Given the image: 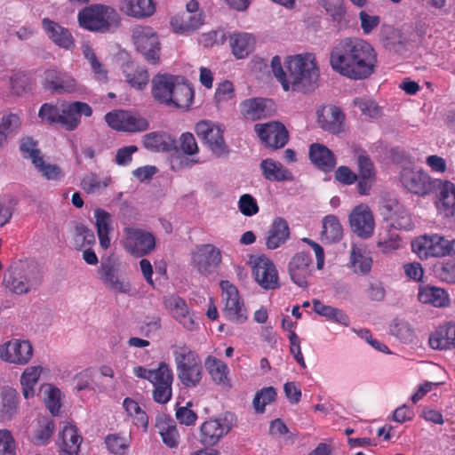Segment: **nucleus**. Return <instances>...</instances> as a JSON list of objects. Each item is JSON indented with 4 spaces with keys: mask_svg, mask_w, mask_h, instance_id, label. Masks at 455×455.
Returning a JSON list of instances; mask_svg holds the SVG:
<instances>
[{
    "mask_svg": "<svg viewBox=\"0 0 455 455\" xmlns=\"http://www.w3.org/2000/svg\"><path fill=\"white\" fill-rule=\"evenodd\" d=\"M330 64L333 70L353 80L371 76L377 65L375 49L363 39L347 37L331 50Z\"/></svg>",
    "mask_w": 455,
    "mask_h": 455,
    "instance_id": "nucleus-1",
    "label": "nucleus"
},
{
    "mask_svg": "<svg viewBox=\"0 0 455 455\" xmlns=\"http://www.w3.org/2000/svg\"><path fill=\"white\" fill-rule=\"evenodd\" d=\"M284 66L286 71L283 68L279 56L272 58L273 73L285 92L291 89L294 92L307 93L317 87L320 72L314 54L289 56L284 61Z\"/></svg>",
    "mask_w": 455,
    "mask_h": 455,
    "instance_id": "nucleus-2",
    "label": "nucleus"
},
{
    "mask_svg": "<svg viewBox=\"0 0 455 455\" xmlns=\"http://www.w3.org/2000/svg\"><path fill=\"white\" fill-rule=\"evenodd\" d=\"M77 21L79 26L85 30L106 34L120 26L121 18L112 6L92 4L78 12Z\"/></svg>",
    "mask_w": 455,
    "mask_h": 455,
    "instance_id": "nucleus-3",
    "label": "nucleus"
},
{
    "mask_svg": "<svg viewBox=\"0 0 455 455\" xmlns=\"http://www.w3.org/2000/svg\"><path fill=\"white\" fill-rule=\"evenodd\" d=\"M172 349L179 380L187 388L196 387L204 375L199 354L187 344L174 345Z\"/></svg>",
    "mask_w": 455,
    "mask_h": 455,
    "instance_id": "nucleus-4",
    "label": "nucleus"
},
{
    "mask_svg": "<svg viewBox=\"0 0 455 455\" xmlns=\"http://www.w3.org/2000/svg\"><path fill=\"white\" fill-rule=\"evenodd\" d=\"M43 273L37 264L25 262L6 270L3 285L13 294L25 295L37 290L43 283Z\"/></svg>",
    "mask_w": 455,
    "mask_h": 455,
    "instance_id": "nucleus-5",
    "label": "nucleus"
},
{
    "mask_svg": "<svg viewBox=\"0 0 455 455\" xmlns=\"http://www.w3.org/2000/svg\"><path fill=\"white\" fill-rule=\"evenodd\" d=\"M455 239L448 240L438 234L425 235L415 239L411 247L420 259L444 257L454 251Z\"/></svg>",
    "mask_w": 455,
    "mask_h": 455,
    "instance_id": "nucleus-6",
    "label": "nucleus"
},
{
    "mask_svg": "<svg viewBox=\"0 0 455 455\" xmlns=\"http://www.w3.org/2000/svg\"><path fill=\"white\" fill-rule=\"evenodd\" d=\"M123 233L122 245L131 255L143 257L150 254L156 248V237L149 231L127 227L124 228Z\"/></svg>",
    "mask_w": 455,
    "mask_h": 455,
    "instance_id": "nucleus-7",
    "label": "nucleus"
},
{
    "mask_svg": "<svg viewBox=\"0 0 455 455\" xmlns=\"http://www.w3.org/2000/svg\"><path fill=\"white\" fill-rule=\"evenodd\" d=\"M399 180L404 189L418 196L424 197L431 194L435 188V183L441 182L432 179L422 169L404 167L399 174Z\"/></svg>",
    "mask_w": 455,
    "mask_h": 455,
    "instance_id": "nucleus-8",
    "label": "nucleus"
},
{
    "mask_svg": "<svg viewBox=\"0 0 455 455\" xmlns=\"http://www.w3.org/2000/svg\"><path fill=\"white\" fill-rule=\"evenodd\" d=\"M132 40L139 52L153 65L160 60L161 46L156 33L151 27L136 26L132 29Z\"/></svg>",
    "mask_w": 455,
    "mask_h": 455,
    "instance_id": "nucleus-9",
    "label": "nucleus"
},
{
    "mask_svg": "<svg viewBox=\"0 0 455 455\" xmlns=\"http://www.w3.org/2000/svg\"><path fill=\"white\" fill-rule=\"evenodd\" d=\"M222 290V299L225 300L223 315L226 319L235 323H243L247 319V310L241 299L239 291L233 283L228 280L220 283Z\"/></svg>",
    "mask_w": 455,
    "mask_h": 455,
    "instance_id": "nucleus-10",
    "label": "nucleus"
},
{
    "mask_svg": "<svg viewBox=\"0 0 455 455\" xmlns=\"http://www.w3.org/2000/svg\"><path fill=\"white\" fill-rule=\"evenodd\" d=\"M234 427V415L227 412L223 416L210 419L200 427V442L204 446L217 444Z\"/></svg>",
    "mask_w": 455,
    "mask_h": 455,
    "instance_id": "nucleus-11",
    "label": "nucleus"
},
{
    "mask_svg": "<svg viewBox=\"0 0 455 455\" xmlns=\"http://www.w3.org/2000/svg\"><path fill=\"white\" fill-rule=\"evenodd\" d=\"M196 132L209 149L217 156L229 153L224 140V129L210 121H200L196 125Z\"/></svg>",
    "mask_w": 455,
    "mask_h": 455,
    "instance_id": "nucleus-12",
    "label": "nucleus"
},
{
    "mask_svg": "<svg viewBox=\"0 0 455 455\" xmlns=\"http://www.w3.org/2000/svg\"><path fill=\"white\" fill-rule=\"evenodd\" d=\"M287 270L293 283L307 288L315 271L312 256L305 251L295 253L288 263Z\"/></svg>",
    "mask_w": 455,
    "mask_h": 455,
    "instance_id": "nucleus-13",
    "label": "nucleus"
},
{
    "mask_svg": "<svg viewBox=\"0 0 455 455\" xmlns=\"http://www.w3.org/2000/svg\"><path fill=\"white\" fill-rule=\"evenodd\" d=\"M105 121L114 130L140 132L148 129V120L126 110H114L105 115Z\"/></svg>",
    "mask_w": 455,
    "mask_h": 455,
    "instance_id": "nucleus-14",
    "label": "nucleus"
},
{
    "mask_svg": "<svg viewBox=\"0 0 455 455\" xmlns=\"http://www.w3.org/2000/svg\"><path fill=\"white\" fill-rule=\"evenodd\" d=\"M254 131L265 147L272 149L283 148L289 140L288 131L280 122L257 124Z\"/></svg>",
    "mask_w": 455,
    "mask_h": 455,
    "instance_id": "nucleus-15",
    "label": "nucleus"
},
{
    "mask_svg": "<svg viewBox=\"0 0 455 455\" xmlns=\"http://www.w3.org/2000/svg\"><path fill=\"white\" fill-rule=\"evenodd\" d=\"M252 275L257 283L265 290H275L280 287L275 265L264 255L255 259L252 266Z\"/></svg>",
    "mask_w": 455,
    "mask_h": 455,
    "instance_id": "nucleus-16",
    "label": "nucleus"
},
{
    "mask_svg": "<svg viewBox=\"0 0 455 455\" xmlns=\"http://www.w3.org/2000/svg\"><path fill=\"white\" fill-rule=\"evenodd\" d=\"M33 355V347L28 340L11 339L0 345V358L10 363L27 364Z\"/></svg>",
    "mask_w": 455,
    "mask_h": 455,
    "instance_id": "nucleus-17",
    "label": "nucleus"
},
{
    "mask_svg": "<svg viewBox=\"0 0 455 455\" xmlns=\"http://www.w3.org/2000/svg\"><path fill=\"white\" fill-rule=\"evenodd\" d=\"M43 86L57 94L74 93L78 91L76 79L70 74L56 68H49L44 72Z\"/></svg>",
    "mask_w": 455,
    "mask_h": 455,
    "instance_id": "nucleus-18",
    "label": "nucleus"
},
{
    "mask_svg": "<svg viewBox=\"0 0 455 455\" xmlns=\"http://www.w3.org/2000/svg\"><path fill=\"white\" fill-rule=\"evenodd\" d=\"M92 115V107L85 102L73 101L61 103L60 126L66 131H75L81 124V117Z\"/></svg>",
    "mask_w": 455,
    "mask_h": 455,
    "instance_id": "nucleus-19",
    "label": "nucleus"
},
{
    "mask_svg": "<svg viewBox=\"0 0 455 455\" xmlns=\"http://www.w3.org/2000/svg\"><path fill=\"white\" fill-rule=\"evenodd\" d=\"M164 306L170 315L185 329L194 331L197 327L194 315L190 312L184 299L174 294L165 296L164 298Z\"/></svg>",
    "mask_w": 455,
    "mask_h": 455,
    "instance_id": "nucleus-20",
    "label": "nucleus"
},
{
    "mask_svg": "<svg viewBox=\"0 0 455 455\" xmlns=\"http://www.w3.org/2000/svg\"><path fill=\"white\" fill-rule=\"evenodd\" d=\"M351 229L358 236L369 238L375 227L372 212L366 205L355 207L349 216Z\"/></svg>",
    "mask_w": 455,
    "mask_h": 455,
    "instance_id": "nucleus-21",
    "label": "nucleus"
},
{
    "mask_svg": "<svg viewBox=\"0 0 455 455\" xmlns=\"http://www.w3.org/2000/svg\"><path fill=\"white\" fill-rule=\"evenodd\" d=\"M345 115L336 106H324L317 111V123L323 130L332 134L344 131Z\"/></svg>",
    "mask_w": 455,
    "mask_h": 455,
    "instance_id": "nucleus-22",
    "label": "nucleus"
},
{
    "mask_svg": "<svg viewBox=\"0 0 455 455\" xmlns=\"http://www.w3.org/2000/svg\"><path fill=\"white\" fill-rule=\"evenodd\" d=\"M42 28L47 37L57 46L72 50L76 44L70 30L49 18L42 20Z\"/></svg>",
    "mask_w": 455,
    "mask_h": 455,
    "instance_id": "nucleus-23",
    "label": "nucleus"
},
{
    "mask_svg": "<svg viewBox=\"0 0 455 455\" xmlns=\"http://www.w3.org/2000/svg\"><path fill=\"white\" fill-rule=\"evenodd\" d=\"M193 262L200 274L209 275L221 263V252L213 245L206 244L193 256Z\"/></svg>",
    "mask_w": 455,
    "mask_h": 455,
    "instance_id": "nucleus-24",
    "label": "nucleus"
},
{
    "mask_svg": "<svg viewBox=\"0 0 455 455\" xmlns=\"http://www.w3.org/2000/svg\"><path fill=\"white\" fill-rule=\"evenodd\" d=\"M428 342L433 349H455V323L449 321L440 324L430 334Z\"/></svg>",
    "mask_w": 455,
    "mask_h": 455,
    "instance_id": "nucleus-25",
    "label": "nucleus"
},
{
    "mask_svg": "<svg viewBox=\"0 0 455 455\" xmlns=\"http://www.w3.org/2000/svg\"><path fill=\"white\" fill-rule=\"evenodd\" d=\"M204 367L211 379L218 386L230 388L232 387L229 368L226 363L214 355H207Z\"/></svg>",
    "mask_w": 455,
    "mask_h": 455,
    "instance_id": "nucleus-26",
    "label": "nucleus"
},
{
    "mask_svg": "<svg viewBox=\"0 0 455 455\" xmlns=\"http://www.w3.org/2000/svg\"><path fill=\"white\" fill-rule=\"evenodd\" d=\"M178 76L158 74L152 79V95L161 104L168 106Z\"/></svg>",
    "mask_w": 455,
    "mask_h": 455,
    "instance_id": "nucleus-27",
    "label": "nucleus"
},
{
    "mask_svg": "<svg viewBox=\"0 0 455 455\" xmlns=\"http://www.w3.org/2000/svg\"><path fill=\"white\" fill-rule=\"evenodd\" d=\"M83 437L72 424H66L59 434V446L67 455H78Z\"/></svg>",
    "mask_w": 455,
    "mask_h": 455,
    "instance_id": "nucleus-28",
    "label": "nucleus"
},
{
    "mask_svg": "<svg viewBox=\"0 0 455 455\" xmlns=\"http://www.w3.org/2000/svg\"><path fill=\"white\" fill-rule=\"evenodd\" d=\"M118 268L110 260L102 262L99 268L100 278L105 286L110 290L125 293L129 291V283H124L118 277Z\"/></svg>",
    "mask_w": 455,
    "mask_h": 455,
    "instance_id": "nucleus-29",
    "label": "nucleus"
},
{
    "mask_svg": "<svg viewBox=\"0 0 455 455\" xmlns=\"http://www.w3.org/2000/svg\"><path fill=\"white\" fill-rule=\"evenodd\" d=\"M309 158L318 169L325 172L332 171L336 165V157L333 152L320 143H313L310 146Z\"/></svg>",
    "mask_w": 455,
    "mask_h": 455,
    "instance_id": "nucleus-30",
    "label": "nucleus"
},
{
    "mask_svg": "<svg viewBox=\"0 0 455 455\" xmlns=\"http://www.w3.org/2000/svg\"><path fill=\"white\" fill-rule=\"evenodd\" d=\"M168 107L188 109L194 99L193 88L181 76H177Z\"/></svg>",
    "mask_w": 455,
    "mask_h": 455,
    "instance_id": "nucleus-31",
    "label": "nucleus"
},
{
    "mask_svg": "<svg viewBox=\"0 0 455 455\" xmlns=\"http://www.w3.org/2000/svg\"><path fill=\"white\" fill-rule=\"evenodd\" d=\"M19 392L9 386L3 387L0 391V413L4 419H12L20 409Z\"/></svg>",
    "mask_w": 455,
    "mask_h": 455,
    "instance_id": "nucleus-32",
    "label": "nucleus"
},
{
    "mask_svg": "<svg viewBox=\"0 0 455 455\" xmlns=\"http://www.w3.org/2000/svg\"><path fill=\"white\" fill-rule=\"evenodd\" d=\"M272 101L263 98H252L241 103V112L249 120L256 121L266 118L270 115L268 104Z\"/></svg>",
    "mask_w": 455,
    "mask_h": 455,
    "instance_id": "nucleus-33",
    "label": "nucleus"
},
{
    "mask_svg": "<svg viewBox=\"0 0 455 455\" xmlns=\"http://www.w3.org/2000/svg\"><path fill=\"white\" fill-rule=\"evenodd\" d=\"M121 11L129 17L145 19L156 12V4L153 0H123Z\"/></svg>",
    "mask_w": 455,
    "mask_h": 455,
    "instance_id": "nucleus-34",
    "label": "nucleus"
},
{
    "mask_svg": "<svg viewBox=\"0 0 455 455\" xmlns=\"http://www.w3.org/2000/svg\"><path fill=\"white\" fill-rule=\"evenodd\" d=\"M143 147L152 152H170L176 148L175 140L164 132H152L142 137Z\"/></svg>",
    "mask_w": 455,
    "mask_h": 455,
    "instance_id": "nucleus-35",
    "label": "nucleus"
},
{
    "mask_svg": "<svg viewBox=\"0 0 455 455\" xmlns=\"http://www.w3.org/2000/svg\"><path fill=\"white\" fill-rule=\"evenodd\" d=\"M204 23L202 14L181 12L173 16L171 26L175 33L190 34L198 29Z\"/></svg>",
    "mask_w": 455,
    "mask_h": 455,
    "instance_id": "nucleus-36",
    "label": "nucleus"
},
{
    "mask_svg": "<svg viewBox=\"0 0 455 455\" xmlns=\"http://www.w3.org/2000/svg\"><path fill=\"white\" fill-rule=\"evenodd\" d=\"M418 299L420 302L435 307H445L450 303L447 291L443 288L432 285L419 286Z\"/></svg>",
    "mask_w": 455,
    "mask_h": 455,
    "instance_id": "nucleus-37",
    "label": "nucleus"
},
{
    "mask_svg": "<svg viewBox=\"0 0 455 455\" xmlns=\"http://www.w3.org/2000/svg\"><path fill=\"white\" fill-rule=\"evenodd\" d=\"M290 236L288 223L282 218H276L268 231L266 246L269 250H275L283 244Z\"/></svg>",
    "mask_w": 455,
    "mask_h": 455,
    "instance_id": "nucleus-38",
    "label": "nucleus"
},
{
    "mask_svg": "<svg viewBox=\"0 0 455 455\" xmlns=\"http://www.w3.org/2000/svg\"><path fill=\"white\" fill-rule=\"evenodd\" d=\"M260 169L263 177L269 181L292 180L293 175L291 171L282 164L267 158L261 161Z\"/></svg>",
    "mask_w": 455,
    "mask_h": 455,
    "instance_id": "nucleus-39",
    "label": "nucleus"
},
{
    "mask_svg": "<svg viewBox=\"0 0 455 455\" xmlns=\"http://www.w3.org/2000/svg\"><path fill=\"white\" fill-rule=\"evenodd\" d=\"M436 204L438 210L445 217H452L455 215V186L453 183L444 181L442 184Z\"/></svg>",
    "mask_w": 455,
    "mask_h": 455,
    "instance_id": "nucleus-40",
    "label": "nucleus"
},
{
    "mask_svg": "<svg viewBox=\"0 0 455 455\" xmlns=\"http://www.w3.org/2000/svg\"><path fill=\"white\" fill-rule=\"evenodd\" d=\"M343 235L342 226L339 219L332 214L327 215L323 220V230L321 240L326 243H338Z\"/></svg>",
    "mask_w": 455,
    "mask_h": 455,
    "instance_id": "nucleus-41",
    "label": "nucleus"
},
{
    "mask_svg": "<svg viewBox=\"0 0 455 455\" xmlns=\"http://www.w3.org/2000/svg\"><path fill=\"white\" fill-rule=\"evenodd\" d=\"M254 37L248 33H235L230 36V46L237 59L246 57L254 48Z\"/></svg>",
    "mask_w": 455,
    "mask_h": 455,
    "instance_id": "nucleus-42",
    "label": "nucleus"
},
{
    "mask_svg": "<svg viewBox=\"0 0 455 455\" xmlns=\"http://www.w3.org/2000/svg\"><path fill=\"white\" fill-rule=\"evenodd\" d=\"M96 219L97 234L100 240V244L103 249H108L110 246V238L108 236L111 231V216L102 209H97L94 212Z\"/></svg>",
    "mask_w": 455,
    "mask_h": 455,
    "instance_id": "nucleus-43",
    "label": "nucleus"
},
{
    "mask_svg": "<svg viewBox=\"0 0 455 455\" xmlns=\"http://www.w3.org/2000/svg\"><path fill=\"white\" fill-rule=\"evenodd\" d=\"M42 372L40 366L28 367L20 376V384L22 386V393L26 399L33 397L35 395V386L38 382Z\"/></svg>",
    "mask_w": 455,
    "mask_h": 455,
    "instance_id": "nucleus-44",
    "label": "nucleus"
},
{
    "mask_svg": "<svg viewBox=\"0 0 455 455\" xmlns=\"http://www.w3.org/2000/svg\"><path fill=\"white\" fill-rule=\"evenodd\" d=\"M159 428V434L163 439V442L169 448H175L178 446L180 442V435L177 430L176 423L172 419L161 420L157 423Z\"/></svg>",
    "mask_w": 455,
    "mask_h": 455,
    "instance_id": "nucleus-45",
    "label": "nucleus"
},
{
    "mask_svg": "<svg viewBox=\"0 0 455 455\" xmlns=\"http://www.w3.org/2000/svg\"><path fill=\"white\" fill-rule=\"evenodd\" d=\"M124 72L127 82L136 89L141 90L148 83L149 75L145 67L127 65Z\"/></svg>",
    "mask_w": 455,
    "mask_h": 455,
    "instance_id": "nucleus-46",
    "label": "nucleus"
},
{
    "mask_svg": "<svg viewBox=\"0 0 455 455\" xmlns=\"http://www.w3.org/2000/svg\"><path fill=\"white\" fill-rule=\"evenodd\" d=\"M351 260L355 272L367 274L371 269L372 259L370 252L365 248L353 246L351 251Z\"/></svg>",
    "mask_w": 455,
    "mask_h": 455,
    "instance_id": "nucleus-47",
    "label": "nucleus"
},
{
    "mask_svg": "<svg viewBox=\"0 0 455 455\" xmlns=\"http://www.w3.org/2000/svg\"><path fill=\"white\" fill-rule=\"evenodd\" d=\"M21 122L20 117L15 114L4 116L0 121V148L5 144L7 138L16 133Z\"/></svg>",
    "mask_w": 455,
    "mask_h": 455,
    "instance_id": "nucleus-48",
    "label": "nucleus"
},
{
    "mask_svg": "<svg viewBox=\"0 0 455 455\" xmlns=\"http://www.w3.org/2000/svg\"><path fill=\"white\" fill-rule=\"evenodd\" d=\"M55 430L54 421L48 418H42L38 420V427L35 430L33 442L36 445L48 443Z\"/></svg>",
    "mask_w": 455,
    "mask_h": 455,
    "instance_id": "nucleus-49",
    "label": "nucleus"
},
{
    "mask_svg": "<svg viewBox=\"0 0 455 455\" xmlns=\"http://www.w3.org/2000/svg\"><path fill=\"white\" fill-rule=\"evenodd\" d=\"M382 45L388 51L401 52L404 48L405 39L403 35L396 29L388 28L386 36L380 39Z\"/></svg>",
    "mask_w": 455,
    "mask_h": 455,
    "instance_id": "nucleus-50",
    "label": "nucleus"
},
{
    "mask_svg": "<svg viewBox=\"0 0 455 455\" xmlns=\"http://www.w3.org/2000/svg\"><path fill=\"white\" fill-rule=\"evenodd\" d=\"M276 398V391L273 387H263L259 390L253 398L252 404L258 413L265 411V407Z\"/></svg>",
    "mask_w": 455,
    "mask_h": 455,
    "instance_id": "nucleus-51",
    "label": "nucleus"
},
{
    "mask_svg": "<svg viewBox=\"0 0 455 455\" xmlns=\"http://www.w3.org/2000/svg\"><path fill=\"white\" fill-rule=\"evenodd\" d=\"M36 161L35 167L46 180H60L63 178L64 172L58 164H46L43 156Z\"/></svg>",
    "mask_w": 455,
    "mask_h": 455,
    "instance_id": "nucleus-52",
    "label": "nucleus"
},
{
    "mask_svg": "<svg viewBox=\"0 0 455 455\" xmlns=\"http://www.w3.org/2000/svg\"><path fill=\"white\" fill-rule=\"evenodd\" d=\"M354 105L358 108L362 115L365 116L378 118L381 116V108L370 98L357 97L354 100Z\"/></svg>",
    "mask_w": 455,
    "mask_h": 455,
    "instance_id": "nucleus-53",
    "label": "nucleus"
},
{
    "mask_svg": "<svg viewBox=\"0 0 455 455\" xmlns=\"http://www.w3.org/2000/svg\"><path fill=\"white\" fill-rule=\"evenodd\" d=\"M173 372L170 365L165 362H161L158 367L152 371L150 383L152 385L172 384Z\"/></svg>",
    "mask_w": 455,
    "mask_h": 455,
    "instance_id": "nucleus-54",
    "label": "nucleus"
},
{
    "mask_svg": "<svg viewBox=\"0 0 455 455\" xmlns=\"http://www.w3.org/2000/svg\"><path fill=\"white\" fill-rule=\"evenodd\" d=\"M38 116L43 122L49 124H60L61 105L59 107L54 104L44 103L41 106Z\"/></svg>",
    "mask_w": 455,
    "mask_h": 455,
    "instance_id": "nucleus-55",
    "label": "nucleus"
},
{
    "mask_svg": "<svg viewBox=\"0 0 455 455\" xmlns=\"http://www.w3.org/2000/svg\"><path fill=\"white\" fill-rule=\"evenodd\" d=\"M105 443L110 452L116 455L125 454L130 445L127 438L118 434L108 435L105 439Z\"/></svg>",
    "mask_w": 455,
    "mask_h": 455,
    "instance_id": "nucleus-56",
    "label": "nucleus"
},
{
    "mask_svg": "<svg viewBox=\"0 0 455 455\" xmlns=\"http://www.w3.org/2000/svg\"><path fill=\"white\" fill-rule=\"evenodd\" d=\"M356 163L357 176L376 177L374 164L364 150L358 152Z\"/></svg>",
    "mask_w": 455,
    "mask_h": 455,
    "instance_id": "nucleus-57",
    "label": "nucleus"
},
{
    "mask_svg": "<svg viewBox=\"0 0 455 455\" xmlns=\"http://www.w3.org/2000/svg\"><path fill=\"white\" fill-rule=\"evenodd\" d=\"M37 146V141L34 140L30 137L23 138L20 145V149L22 152L23 156L30 159L33 164L36 163V160L40 159L43 156Z\"/></svg>",
    "mask_w": 455,
    "mask_h": 455,
    "instance_id": "nucleus-58",
    "label": "nucleus"
},
{
    "mask_svg": "<svg viewBox=\"0 0 455 455\" xmlns=\"http://www.w3.org/2000/svg\"><path fill=\"white\" fill-rule=\"evenodd\" d=\"M110 179L101 180L97 175L90 174L82 180L83 188L87 193H94L101 188H105L109 185Z\"/></svg>",
    "mask_w": 455,
    "mask_h": 455,
    "instance_id": "nucleus-59",
    "label": "nucleus"
},
{
    "mask_svg": "<svg viewBox=\"0 0 455 455\" xmlns=\"http://www.w3.org/2000/svg\"><path fill=\"white\" fill-rule=\"evenodd\" d=\"M75 242L78 247L91 245L95 243V235L84 225L76 226Z\"/></svg>",
    "mask_w": 455,
    "mask_h": 455,
    "instance_id": "nucleus-60",
    "label": "nucleus"
},
{
    "mask_svg": "<svg viewBox=\"0 0 455 455\" xmlns=\"http://www.w3.org/2000/svg\"><path fill=\"white\" fill-rule=\"evenodd\" d=\"M60 390L55 387H50L44 400L46 408L52 415H58L61 407Z\"/></svg>",
    "mask_w": 455,
    "mask_h": 455,
    "instance_id": "nucleus-61",
    "label": "nucleus"
},
{
    "mask_svg": "<svg viewBox=\"0 0 455 455\" xmlns=\"http://www.w3.org/2000/svg\"><path fill=\"white\" fill-rule=\"evenodd\" d=\"M238 207L244 216H253L259 212V205L256 199L249 194H243L240 196Z\"/></svg>",
    "mask_w": 455,
    "mask_h": 455,
    "instance_id": "nucleus-62",
    "label": "nucleus"
},
{
    "mask_svg": "<svg viewBox=\"0 0 455 455\" xmlns=\"http://www.w3.org/2000/svg\"><path fill=\"white\" fill-rule=\"evenodd\" d=\"M192 405L191 402L187 403L186 406L179 407L176 410V419L183 425L191 426L194 425L197 419V414L190 410L188 407Z\"/></svg>",
    "mask_w": 455,
    "mask_h": 455,
    "instance_id": "nucleus-63",
    "label": "nucleus"
},
{
    "mask_svg": "<svg viewBox=\"0 0 455 455\" xmlns=\"http://www.w3.org/2000/svg\"><path fill=\"white\" fill-rule=\"evenodd\" d=\"M0 455H15V442L7 429L0 430Z\"/></svg>",
    "mask_w": 455,
    "mask_h": 455,
    "instance_id": "nucleus-64",
    "label": "nucleus"
}]
</instances>
